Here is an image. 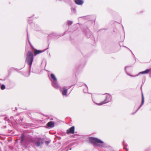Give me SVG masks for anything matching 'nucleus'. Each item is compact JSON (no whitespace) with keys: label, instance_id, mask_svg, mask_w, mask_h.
Instances as JSON below:
<instances>
[{"label":"nucleus","instance_id":"f03ea898","mask_svg":"<svg viewBox=\"0 0 151 151\" xmlns=\"http://www.w3.org/2000/svg\"><path fill=\"white\" fill-rule=\"evenodd\" d=\"M90 143L93 144L94 145L97 147H108V145L99 139L94 137H90L89 138Z\"/></svg>","mask_w":151,"mask_h":151},{"label":"nucleus","instance_id":"aec40b11","mask_svg":"<svg viewBox=\"0 0 151 151\" xmlns=\"http://www.w3.org/2000/svg\"><path fill=\"white\" fill-rule=\"evenodd\" d=\"M71 11H72V13H75L76 12V9L75 8H73L72 9Z\"/></svg>","mask_w":151,"mask_h":151},{"label":"nucleus","instance_id":"6e6552de","mask_svg":"<svg viewBox=\"0 0 151 151\" xmlns=\"http://www.w3.org/2000/svg\"><path fill=\"white\" fill-rule=\"evenodd\" d=\"M75 127H71L70 128L67 130L66 133L67 134H74V133Z\"/></svg>","mask_w":151,"mask_h":151},{"label":"nucleus","instance_id":"bb28decb","mask_svg":"<svg viewBox=\"0 0 151 151\" xmlns=\"http://www.w3.org/2000/svg\"><path fill=\"white\" fill-rule=\"evenodd\" d=\"M45 143L46 144L48 145L49 143L50 142L48 141H45Z\"/></svg>","mask_w":151,"mask_h":151},{"label":"nucleus","instance_id":"2f4dec72","mask_svg":"<svg viewBox=\"0 0 151 151\" xmlns=\"http://www.w3.org/2000/svg\"><path fill=\"white\" fill-rule=\"evenodd\" d=\"M122 28H123V30H124V27H123L122 25Z\"/></svg>","mask_w":151,"mask_h":151},{"label":"nucleus","instance_id":"dca6fc26","mask_svg":"<svg viewBox=\"0 0 151 151\" xmlns=\"http://www.w3.org/2000/svg\"><path fill=\"white\" fill-rule=\"evenodd\" d=\"M84 88L83 89V92L85 93H88V88L87 86L86 85H85L84 86Z\"/></svg>","mask_w":151,"mask_h":151},{"label":"nucleus","instance_id":"7ed1b4c3","mask_svg":"<svg viewBox=\"0 0 151 151\" xmlns=\"http://www.w3.org/2000/svg\"><path fill=\"white\" fill-rule=\"evenodd\" d=\"M33 59L34 56L33 53L30 51H29L27 52L25 62H27V64L29 65V70L28 76H29L30 74Z\"/></svg>","mask_w":151,"mask_h":151},{"label":"nucleus","instance_id":"423d86ee","mask_svg":"<svg viewBox=\"0 0 151 151\" xmlns=\"http://www.w3.org/2000/svg\"><path fill=\"white\" fill-rule=\"evenodd\" d=\"M81 29L88 38H89L91 37L92 33L91 32L88 28H86L85 29L83 28H82Z\"/></svg>","mask_w":151,"mask_h":151},{"label":"nucleus","instance_id":"393cba45","mask_svg":"<svg viewBox=\"0 0 151 151\" xmlns=\"http://www.w3.org/2000/svg\"><path fill=\"white\" fill-rule=\"evenodd\" d=\"M23 120V119L22 118H21L20 119V123H22V122Z\"/></svg>","mask_w":151,"mask_h":151},{"label":"nucleus","instance_id":"4468645a","mask_svg":"<svg viewBox=\"0 0 151 151\" xmlns=\"http://www.w3.org/2000/svg\"><path fill=\"white\" fill-rule=\"evenodd\" d=\"M74 1L76 4L80 5H82L84 3L83 0H75Z\"/></svg>","mask_w":151,"mask_h":151},{"label":"nucleus","instance_id":"9d476101","mask_svg":"<svg viewBox=\"0 0 151 151\" xmlns=\"http://www.w3.org/2000/svg\"><path fill=\"white\" fill-rule=\"evenodd\" d=\"M46 126L49 128H53L55 126V123L53 122L50 121L47 123Z\"/></svg>","mask_w":151,"mask_h":151},{"label":"nucleus","instance_id":"c85d7f7f","mask_svg":"<svg viewBox=\"0 0 151 151\" xmlns=\"http://www.w3.org/2000/svg\"><path fill=\"white\" fill-rule=\"evenodd\" d=\"M13 68L16 70H18V69L16 68Z\"/></svg>","mask_w":151,"mask_h":151},{"label":"nucleus","instance_id":"f257e3e1","mask_svg":"<svg viewBox=\"0 0 151 151\" xmlns=\"http://www.w3.org/2000/svg\"><path fill=\"white\" fill-rule=\"evenodd\" d=\"M20 143L22 146L25 148L29 147V145L32 142L34 143L35 145L37 147H39L40 145H42L43 142L42 141L41 138H38L37 140L32 136H25L24 134H21L20 138Z\"/></svg>","mask_w":151,"mask_h":151},{"label":"nucleus","instance_id":"5701e85b","mask_svg":"<svg viewBox=\"0 0 151 151\" xmlns=\"http://www.w3.org/2000/svg\"><path fill=\"white\" fill-rule=\"evenodd\" d=\"M124 47H126V48H127V49H129V50L131 52V53H132V55H133V58H135H135H135V56L134 55V54H133V53H132V51H131L130 49H129L127 47H126V46H124Z\"/></svg>","mask_w":151,"mask_h":151},{"label":"nucleus","instance_id":"ddd939ff","mask_svg":"<svg viewBox=\"0 0 151 151\" xmlns=\"http://www.w3.org/2000/svg\"><path fill=\"white\" fill-rule=\"evenodd\" d=\"M51 78H50V80L51 82L57 81V79L55 75L53 73H51L50 74Z\"/></svg>","mask_w":151,"mask_h":151},{"label":"nucleus","instance_id":"c756f323","mask_svg":"<svg viewBox=\"0 0 151 151\" xmlns=\"http://www.w3.org/2000/svg\"><path fill=\"white\" fill-rule=\"evenodd\" d=\"M27 37H28V32H27Z\"/></svg>","mask_w":151,"mask_h":151},{"label":"nucleus","instance_id":"72a5a7b5","mask_svg":"<svg viewBox=\"0 0 151 151\" xmlns=\"http://www.w3.org/2000/svg\"><path fill=\"white\" fill-rule=\"evenodd\" d=\"M78 86H79V87H80L81 86H79V85H78Z\"/></svg>","mask_w":151,"mask_h":151},{"label":"nucleus","instance_id":"f3484780","mask_svg":"<svg viewBox=\"0 0 151 151\" xmlns=\"http://www.w3.org/2000/svg\"><path fill=\"white\" fill-rule=\"evenodd\" d=\"M122 145L124 147H124L127 148V147L128 146L127 144V143H125V141L124 140H123V142H122Z\"/></svg>","mask_w":151,"mask_h":151},{"label":"nucleus","instance_id":"a211bd4d","mask_svg":"<svg viewBox=\"0 0 151 151\" xmlns=\"http://www.w3.org/2000/svg\"><path fill=\"white\" fill-rule=\"evenodd\" d=\"M5 88V86L4 84H2L1 85H0V88H1V90H4Z\"/></svg>","mask_w":151,"mask_h":151},{"label":"nucleus","instance_id":"f704fd0d","mask_svg":"<svg viewBox=\"0 0 151 151\" xmlns=\"http://www.w3.org/2000/svg\"><path fill=\"white\" fill-rule=\"evenodd\" d=\"M51 120H53V119H51Z\"/></svg>","mask_w":151,"mask_h":151},{"label":"nucleus","instance_id":"2eb2a0df","mask_svg":"<svg viewBox=\"0 0 151 151\" xmlns=\"http://www.w3.org/2000/svg\"><path fill=\"white\" fill-rule=\"evenodd\" d=\"M58 36V35L56 33H51L48 36V38H50V37H52V38H54L55 36Z\"/></svg>","mask_w":151,"mask_h":151},{"label":"nucleus","instance_id":"9b49d317","mask_svg":"<svg viewBox=\"0 0 151 151\" xmlns=\"http://www.w3.org/2000/svg\"><path fill=\"white\" fill-rule=\"evenodd\" d=\"M60 91L61 92L63 95L64 96L67 95L68 89L65 87H63L62 88H60Z\"/></svg>","mask_w":151,"mask_h":151},{"label":"nucleus","instance_id":"20e7f679","mask_svg":"<svg viewBox=\"0 0 151 151\" xmlns=\"http://www.w3.org/2000/svg\"><path fill=\"white\" fill-rule=\"evenodd\" d=\"M107 94H108L109 96H106V98L105 99L101 102L100 103H99V104L96 103V104L100 106L101 105L104 104H105L106 103H108L109 102H110L112 100V96L110 94L108 93H107Z\"/></svg>","mask_w":151,"mask_h":151},{"label":"nucleus","instance_id":"f8f14e48","mask_svg":"<svg viewBox=\"0 0 151 151\" xmlns=\"http://www.w3.org/2000/svg\"><path fill=\"white\" fill-rule=\"evenodd\" d=\"M45 50H37L36 49H35L34 51V55L35 56H36L37 54H38L40 53H42L44 52Z\"/></svg>","mask_w":151,"mask_h":151},{"label":"nucleus","instance_id":"b1692460","mask_svg":"<svg viewBox=\"0 0 151 151\" xmlns=\"http://www.w3.org/2000/svg\"><path fill=\"white\" fill-rule=\"evenodd\" d=\"M20 120L19 119H16V122L17 123H20Z\"/></svg>","mask_w":151,"mask_h":151},{"label":"nucleus","instance_id":"1a4fd4ad","mask_svg":"<svg viewBox=\"0 0 151 151\" xmlns=\"http://www.w3.org/2000/svg\"><path fill=\"white\" fill-rule=\"evenodd\" d=\"M52 85L55 89H58L59 88V86L58 83L57 81L52 82Z\"/></svg>","mask_w":151,"mask_h":151},{"label":"nucleus","instance_id":"473e14b6","mask_svg":"<svg viewBox=\"0 0 151 151\" xmlns=\"http://www.w3.org/2000/svg\"><path fill=\"white\" fill-rule=\"evenodd\" d=\"M64 134L65 135H66V134H65V133H64Z\"/></svg>","mask_w":151,"mask_h":151},{"label":"nucleus","instance_id":"39448f33","mask_svg":"<svg viewBox=\"0 0 151 151\" xmlns=\"http://www.w3.org/2000/svg\"><path fill=\"white\" fill-rule=\"evenodd\" d=\"M129 66H125V72L126 73V74L128 76H131V77H136L138 76L139 75H141V74H147L148 73L150 70V69H147L143 71H142L141 72H140L137 75H135V76H133L131 75H130V74H129L128 73V72L126 70V68H127Z\"/></svg>","mask_w":151,"mask_h":151},{"label":"nucleus","instance_id":"e433bc0d","mask_svg":"<svg viewBox=\"0 0 151 151\" xmlns=\"http://www.w3.org/2000/svg\"><path fill=\"white\" fill-rule=\"evenodd\" d=\"M68 150H66V151H68Z\"/></svg>","mask_w":151,"mask_h":151},{"label":"nucleus","instance_id":"cd10ccee","mask_svg":"<svg viewBox=\"0 0 151 151\" xmlns=\"http://www.w3.org/2000/svg\"><path fill=\"white\" fill-rule=\"evenodd\" d=\"M124 149L126 150V151H128V149L127 148H126L125 147H124Z\"/></svg>","mask_w":151,"mask_h":151},{"label":"nucleus","instance_id":"4be33fe9","mask_svg":"<svg viewBox=\"0 0 151 151\" xmlns=\"http://www.w3.org/2000/svg\"><path fill=\"white\" fill-rule=\"evenodd\" d=\"M28 41H29V44L30 45V46L32 48V49L33 50H34L35 49L34 48L33 46L32 45V44H31V43H30L29 40L28 39Z\"/></svg>","mask_w":151,"mask_h":151},{"label":"nucleus","instance_id":"412c9836","mask_svg":"<svg viewBox=\"0 0 151 151\" xmlns=\"http://www.w3.org/2000/svg\"><path fill=\"white\" fill-rule=\"evenodd\" d=\"M28 23L30 24L32 22V20L31 19V17H29V18L28 19Z\"/></svg>","mask_w":151,"mask_h":151},{"label":"nucleus","instance_id":"c9c22d12","mask_svg":"<svg viewBox=\"0 0 151 151\" xmlns=\"http://www.w3.org/2000/svg\"><path fill=\"white\" fill-rule=\"evenodd\" d=\"M15 109H17L16 107V108H15Z\"/></svg>","mask_w":151,"mask_h":151},{"label":"nucleus","instance_id":"0eeeda50","mask_svg":"<svg viewBox=\"0 0 151 151\" xmlns=\"http://www.w3.org/2000/svg\"><path fill=\"white\" fill-rule=\"evenodd\" d=\"M144 103V98L143 94L142 93V101L139 107L135 111L134 113H131V114H134L136 113L139 109L143 105Z\"/></svg>","mask_w":151,"mask_h":151},{"label":"nucleus","instance_id":"a878e982","mask_svg":"<svg viewBox=\"0 0 151 151\" xmlns=\"http://www.w3.org/2000/svg\"><path fill=\"white\" fill-rule=\"evenodd\" d=\"M151 150V149L150 148H148L147 149H146L145 150V151H150Z\"/></svg>","mask_w":151,"mask_h":151},{"label":"nucleus","instance_id":"7c9ffc66","mask_svg":"<svg viewBox=\"0 0 151 151\" xmlns=\"http://www.w3.org/2000/svg\"><path fill=\"white\" fill-rule=\"evenodd\" d=\"M7 119V117H5V118H4V120H6V119Z\"/></svg>","mask_w":151,"mask_h":151},{"label":"nucleus","instance_id":"6ab92c4d","mask_svg":"<svg viewBox=\"0 0 151 151\" xmlns=\"http://www.w3.org/2000/svg\"><path fill=\"white\" fill-rule=\"evenodd\" d=\"M73 22L72 21H70L69 20H68L67 21V24L69 26L73 24Z\"/></svg>","mask_w":151,"mask_h":151}]
</instances>
